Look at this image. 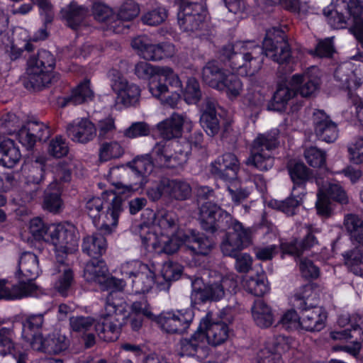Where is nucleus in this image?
I'll return each instance as SVG.
<instances>
[{"label": "nucleus", "mask_w": 363, "mask_h": 363, "mask_svg": "<svg viewBox=\"0 0 363 363\" xmlns=\"http://www.w3.org/2000/svg\"><path fill=\"white\" fill-rule=\"evenodd\" d=\"M167 82L170 88H179L181 80L177 74L169 67H159L157 72L148 83V89L152 96L160 99L164 95L169 92V87L164 82Z\"/></svg>", "instance_id": "nucleus-19"}, {"label": "nucleus", "mask_w": 363, "mask_h": 363, "mask_svg": "<svg viewBox=\"0 0 363 363\" xmlns=\"http://www.w3.org/2000/svg\"><path fill=\"white\" fill-rule=\"evenodd\" d=\"M251 243L252 230L240 222L233 223V231H228L221 242L223 254L235 258V269L240 273L248 272L252 268V257L247 253L238 254Z\"/></svg>", "instance_id": "nucleus-6"}, {"label": "nucleus", "mask_w": 363, "mask_h": 363, "mask_svg": "<svg viewBox=\"0 0 363 363\" xmlns=\"http://www.w3.org/2000/svg\"><path fill=\"white\" fill-rule=\"evenodd\" d=\"M279 135L277 129L258 134L252 143L250 155L246 164L261 171L272 168L274 165L272 151L279 146Z\"/></svg>", "instance_id": "nucleus-9"}, {"label": "nucleus", "mask_w": 363, "mask_h": 363, "mask_svg": "<svg viewBox=\"0 0 363 363\" xmlns=\"http://www.w3.org/2000/svg\"><path fill=\"white\" fill-rule=\"evenodd\" d=\"M54 180L48 185L44 197L43 207L52 213L59 212L63 207L61 199L62 183L71 179L70 168L65 164L59 163L53 168Z\"/></svg>", "instance_id": "nucleus-14"}, {"label": "nucleus", "mask_w": 363, "mask_h": 363, "mask_svg": "<svg viewBox=\"0 0 363 363\" xmlns=\"http://www.w3.org/2000/svg\"><path fill=\"white\" fill-rule=\"evenodd\" d=\"M179 350L181 355L196 356L199 358L205 357L207 354V347L201 328L198 327L190 337L182 339L179 342Z\"/></svg>", "instance_id": "nucleus-29"}, {"label": "nucleus", "mask_w": 363, "mask_h": 363, "mask_svg": "<svg viewBox=\"0 0 363 363\" xmlns=\"http://www.w3.org/2000/svg\"><path fill=\"white\" fill-rule=\"evenodd\" d=\"M86 211L96 228L104 234H111L115 230L123 211L122 199L115 191H106L101 197L89 199Z\"/></svg>", "instance_id": "nucleus-4"}, {"label": "nucleus", "mask_w": 363, "mask_h": 363, "mask_svg": "<svg viewBox=\"0 0 363 363\" xmlns=\"http://www.w3.org/2000/svg\"><path fill=\"white\" fill-rule=\"evenodd\" d=\"M49 225L45 224L40 218L31 219L28 224L30 233L35 240H43L46 242V236L48 235Z\"/></svg>", "instance_id": "nucleus-60"}, {"label": "nucleus", "mask_w": 363, "mask_h": 363, "mask_svg": "<svg viewBox=\"0 0 363 363\" xmlns=\"http://www.w3.org/2000/svg\"><path fill=\"white\" fill-rule=\"evenodd\" d=\"M108 274V268L105 262L101 259H94L85 266L84 277L89 282H93L99 286L106 280Z\"/></svg>", "instance_id": "nucleus-39"}, {"label": "nucleus", "mask_w": 363, "mask_h": 363, "mask_svg": "<svg viewBox=\"0 0 363 363\" xmlns=\"http://www.w3.org/2000/svg\"><path fill=\"white\" fill-rule=\"evenodd\" d=\"M316 69L311 68L303 74H296L291 77L289 84L296 88L298 93L303 97L312 96L318 89L320 80L315 73Z\"/></svg>", "instance_id": "nucleus-24"}, {"label": "nucleus", "mask_w": 363, "mask_h": 363, "mask_svg": "<svg viewBox=\"0 0 363 363\" xmlns=\"http://www.w3.org/2000/svg\"><path fill=\"white\" fill-rule=\"evenodd\" d=\"M46 242L53 245L57 262H62L68 255L78 249V237L75 228L69 223L50 224Z\"/></svg>", "instance_id": "nucleus-10"}, {"label": "nucleus", "mask_w": 363, "mask_h": 363, "mask_svg": "<svg viewBox=\"0 0 363 363\" xmlns=\"http://www.w3.org/2000/svg\"><path fill=\"white\" fill-rule=\"evenodd\" d=\"M55 66V60L48 50H40L36 57L28 61L26 72L25 86L27 89H41L46 87L55 79L52 72Z\"/></svg>", "instance_id": "nucleus-8"}, {"label": "nucleus", "mask_w": 363, "mask_h": 363, "mask_svg": "<svg viewBox=\"0 0 363 363\" xmlns=\"http://www.w3.org/2000/svg\"><path fill=\"white\" fill-rule=\"evenodd\" d=\"M144 220L140 236L145 247L158 254L172 255L184 245L193 254L207 255L214 246L213 242L201 233L186 234L178 228L175 213L160 210L155 213L146 209L142 214Z\"/></svg>", "instance_id": "nucleus-1"}, {"label": "nucleus", "mask_w": 363, "mask_h": 363, "mask_svg": "<svg viewBox=\"0 0 363 363\" xmlns=\"http://www.w3.org/2000/svg\"><path fill=\"white\" fill-rule=\"evenodd\" d=\"M291 179L294 183L293 188L296 191H304L305 184L311 178V172L302 162H291L288 166Z\"/></svg>", "instance_id": "nucleus-48"}, {"label": "nucleus", "mask_w": 363, "mask_h": 363, "mask_svg": "<svg viewBox=\"0 0 363 363\" xmlns=\"http://www.w3.org/2000/svg\"><path fill=\"white\" fill-rule=\"evenodd\" d=\"M69 325L73 331L85 333L96 324L94 319L90 316H73L69 318Z\"/></svg>", "instance_id": "nucleus-59"}, {"label": "nucleus", "mask_w": 363, "mask_h": 363, "mask_svg": "<svg viewBox=\"0 0 363 363\" xmlns=\"http://www.w3.org/2000/svg\"><path fill=\"white\" fill-rule=\"evenodd\" d=\"M296 88L289 84H279L275 91L269 109L283 111L286 109L288 102L296 95Z\"/></svg>", "instance_id": "nucleus-40"}, {"label": "nucleus", "mask_w": 363, "mask_h": 363, "mask_svg": "<svg viewBox=\"0 0 363 363\" xmlns=\"http://www.w3.org/2000/svg\"><path fill=\"white\" fill-rule=\"evenodd\" d=\"M111 86L116 94V102L125 106L135 105L139 100L140 89L136 84L129 82L121 73L117 70L109 72Z\"/></svg>", "instance_id": "nucleus-17"}, {"label": "nucleus", "mask_w": 363, "mask_h": 363, "mask_svg": "<svg viewBox=\"0 0 363 363\" xmlns=\"http://www.w3.org/2000/svg\"><path fill=\"white\" fill-rule=\"evenodd\" d=\"M178 9V23L183 31L193 33L205 26L207 11L203 1H179Z\"/></svg>", "instance_id": "nucleus-13"}, {"label": "nucleus", "mask_w": 363, "mask_h": 363, "mask_svg": "<svg viewBox=\"0 0 363 363\" xmlns=\"http://www.w3.org/2000/svg\"><path fill=\"white\" fill-rule=\"evenodd\" d=\"M161 328L168 333H179L172 311L162 313L156 319Z\"/></svg>", "instance_id": "nucleus-61"}, {"label": "nucleus", "mask_w": 363, "mask_h": 363, "mask_svg": "<svg viewBox=\"0 0 363 363\" xmlns=\"http://www.w3.org/2000/svg\"><path fill=\"white\" fill-rule=\"evenodd\" d=\"M121 273L131 279L133 291L135 294L149 292L155 283L153 269L138 260H132L123 264Z\"/></svg>", "instance_id": "nucleus-11"}, {"label": "nucleus", "mask_w": 363, "mask_h": 363, "mask_svg": "<svg viewBox=\"0 0 363 363\" xmlns=\"http://www.w3.org/2000/svg\"><path fill=\"white\" fill-rule=\"evenodd\" d=\"M106 249V240L100 233H94L84 238L82 250L89 256L97 258L105 252Z\"/></svg>", "instance_id": "nucleus-43"}, {"label": "nucleus", "mask_w": 363, "mask_h": 363, "mask_svg": "<svg viewBox=\"0 0 363 363\" xmlns=\"http://www.w3.org/2000/svg\"><path fill=\"white\" fill-rule=\"evenodd\" d=\"M123 152L124 150L118 142H104L101 143L99 147V159L101 161L106 162L119 158Z\"/></svg>", "instance_id": "nucleus-52"}, {"label": "nucleus", "mask_w": 363, "mask_h": 363, "mask_svg": "<svg viewBox=\"0 0 363 363\" xmlns=\"http://www.w3.org/2000/svg\"><path fill=\"white\" fill-rule=\"evenodd\" d=\"M167 13L164 8L158 7L146 12L142 16L143 23L149 26H157L162 23L167 18Z\"/></svg>", "instance_id": "nucleus-63"}, {"label": "nucleus", "mask_w": 363, "mask_h": 363, "mask_svg": "<svg viewBox=\"0 0 363 363\" xmlns=\"http://www.w3.org/2000/svg\"><path fill=\"white\" fill-rule=\"evenodd\" d=\"M239 55H235L234 69L240 74L254 76L261 69L264 57L279 65L287 63L291 57L284 33L277 28L267 31L262 46L254 41L237 43Z\"/></svg>", "instance_id": "nucleus-2"}, {"label": "nucleus", "mask_w": 363, "mask_h": 363, "mask_svg": "<svg viewBox=\"0 0 363 363\" xmlns=\"http://www.w3.org/2000/svg\"><path fill=\"white\" fill-rule=\"evenodd\" d=\"M200 122L208 135H216L220 129V123L216 115V106L213 102L208 101L202 113Z\"/></svg>", "instance_id": "nucleus-45"}, {"label": "nucleus", "mask_w": 363, "mask_h": 363, "mask_svg": "<svg viewBox=\"0 0 363 363\" xmlns=\"http://www.w3.org/2000/svg\"><path fill=\"white\" fill-rule=\"evenodd\" d=\"M352 329L335 330L330 332V337L335 340H348L351 338L357 339V336H362L363 331L359 324L352 325Z\"/></svg>", "instance_id": "nucleus-62"}, {"label": "nucleus", "mask_w": 363, "mask_h": 363, "mask_svg": "<svg viewBox=\"0 0 363 363\" xmlns=\"http://www.w3.org/2000/svg\"><path fill=\"white\" fill-rule=\"evenodd\" d=\"M67 132L72 140L77 143H87L96 135L94 125L87 118L74 120L67 125Z\"/></svg>", "instance_id": "nucleus-28"}, {"label": "nucleus", "mask_w": 363, "mask_h": 363, "mask_svg": "<svg viewBox=\"0 0 363 363\" xmlns=\"http://www.w3.org/2000/svg\"><path fill=\"white\" fill-rule=\"evenodd\" d=\"M344 225L351 239L363 245V221L354 214L345 216Z\"/></svg>", "instance_id": "nucleus-51"}, {"label": "nucleus", "mask_w": 363, "mask_h": 363, "mask_svg": "<svg viewBox=\"0 0 363 363\" xmlns=\"http://www.w3.org/2000/svg\"><path fill=\"white\" fill-rule=\"evenodd\" d=\"M128 174V169L123 166L114 167L110 169L108 174V180L118 191V194L138 190V182L128 185L124 184V178Z\"/></svg>", "instance_id": "nucleus-41"}, {"label": "nucleus", "mask_w": 363, "mask_h": 363, "mask_svg": "<svg viewBox=\"0 0 363 363\" xmlns=\"http://www.w3.org/2000/svg\"><path fill=\"white\" fill-rule=\"evenodd\" d=\"M164 190L167 193V198L176 200H185L191 195L190 185L182 180L164 179Z\"/></svg>", "instance_id": "nucleus-47"}, {"label": "nucleus", "mask_w": 363, "mask_h": 363, "mask_svg": "<svg viewBox=\"0 0 363 363\" xmlns=\"http://www.w3.org/2000/svg\"><path fill=\"white\" fill-rule=\"evenodd\" d=\"M244 289L256 296H261L269 291L264 274H257L255 277L246 276L242 280Z\"/></svg>", "instance_id": "nucleus-49"}, {"label": "nucleus", "mask_w": 363, "mask_h": 363, "mask_svg": "<svg viewBox=\"0 0 363 363\" xmlns=\"http://www.w3.org/2000/svg\"><path fill=\"white\" fill-rule=\"evenodd\" d=\"M41 273L39 264V259L37 255L30 252H25L21 254L18 262V274L23 277L20 278L19 283H23L26 289H28V285L34 284L33 280L35 279Z\"/></svg>", "instance_id": "nucleus-26"}, {"label": "nucleus", "mask_w": 363, "mask_h": 363, "mask_svg": "<svg viewBox=\"0 0 363 363\" xmlns=\"http://www.w3.org/2000/svg\"><path fill=\"white\" fill-rule=\"evenodd\" d=\"M155 161L160 167L175 168L187 160L188 151L178 141L160 142L152 150Z\"/></svg>", "instance_id": "nucleus-16"}, {"label": "nucleus", "mask_w": 363, "mask_h": 363, "mask_svg": "<svg viewBox=\"0 0 363 363\" xmlns=\"http://www.w3.org/2000/svg\"><path fill=\"white\" fill-rule=\"evenodd\" d=\"M228 71L223 69L215 61L208 62L203 68L202 79L208 86L217 89Z\"/></svg>", "instance_id": "nucleus-44"}, {"label": "nucleus", "mask_w": 363, "mask_h": 363, "mask_svg": "<svg viewBox=\"0 0 363 363\" xmlns=\"http://www.w3.org/2000/svg\"><path fill=\"white\" fill-rule=\"evenodd\" d=\"M315 133L317 137L326 142L333 143L338 136L337 125L321 110H316L313 116Z\"/></svg>", "instance_id": "nucleus-25"}, {"label": "nucleus", "mask_w": 363, "mask_h": 363, "mask_svg": "<svg viewBox=\"0 0 363 363\" xmlns=\"http://www.w3.org/2000/svg\"><path fill=\"white\" fill-rule=\"evenodd\" d=\"M317 289L313 285L300 288L294 295L296 307L302 310L301 330L309 332H318L325 327L328 318L326 311L322 307H312L311 301L318 298Z\"/></svg>", "instance_id": "nucleus-7"}, {"label": "nucleus", "mask_w": 363, "mask_h": 363, "mask_svg": "<svg viewBox=\"0 0 363 363\" xmlns=\"http://www.w3.org/2000/svg\"><path fill=\"white\" fill-rule=\"evenodd\" d=\"M44 179V168L43 164H37L33 165L29 170L27 176V182L35 185L33 189L30 190L29 194L25 198V201L33 200L38 191V184H39Z\"/></svg>", "instance_id": "nucleus-54"}, {"label": "nucleus", "mask_w": 363, "mask_h": 363, "mask_svg": "<svg viewBox=\"0 0 363 363\" xmlns=\"http://www.w3.org/2000/svg\"><path fill=\"white\" fill-rule=\"evenodd\" d=\"M61 13L67 25L72 29L77 30L86 25L88 10L76 2H71L67 7L62 9Z\"/></svg>", "instance_id": "nucleus-34"}, {"label": "nucleus", "mask_w": 363, "mask_h": 363, "mask_svg": "<svg viewBox=\"0 0 363 363\" xmlns=\"http://www.w3.org/2000/svg\"><path fill=\"white\" fill-rule=\"evenodd\" d=\"M140 9L138 4L135 1H125L120 7L116 19L121 21V27L125 29L123 21H130L137 17L140 13Z\"/></svg>", "instance_id": "nucleus-55"}, {"label": "nucleus", "mask_w": 363, "mask_h": 363, "mask_svg": "<svg viewBox=\"0 0 363 363\" xmlns=\"http://www.w3.org/2000/svg\"><path fill=\"white\" fill-rule=\"evenodd\" d=\"M152 169V162L148 155L138 157L133 160V173L138 178V189L146 184L145 174H150Z\"/></svg>", "instance_id": "nucleus-50"}, {"label": "nucleus", "mask_w": 363, "mask_h": 363, "mask_svg": "<svg viewBox=\"0 0 363 363\" xmlns=\"http://www.w3.org/2000/svg\"><path fill=\"white\" fill-rule=\"evenodd\" d=\"M185 101L189 104H196L201 96L199 84L195 78H189L187 80L185 89L183 91Z\"/></svg>", "instance_id": "nucleus-58"}, {"label": "nucleus", "mask_w": 363, "mask_h": 363, "mask_svg": "<svg viewBox=\"0 0 363 363\" xmlns=\"http://www.w3.org/2000/svg\"><path fill=\"white\" fill-rule=\"evenodd\" d=\"M350 60L359 62L358 65H355V69L349 72L348 70L352 68V62H345L336 69L335 77L348 89V94L352 97V91L357 90L363 83V77L357 69V67L363 66V54L358 53L352 56Z\"/></svg>", "instance_id": "nucleus-20"}, {"label": "nucleus", "mask_w": 363, "mask_h": 363, "mask_svg": "<svg viewBox=\"0 0 363 363\" xmlns=\"http://www.w3.org/2000/svg\"><path fill=\"white\" fill-rule=\"evenodd\" d=\"M93 15L96 20L105 23L107 29L116 33L123 32V28L121 27V21L116 19V15L112 9L102 1H95L93 5Z\"/></svg>", "instance_id": "nucleus-31"}, {"label": "nucleus", "mask_w": 363, "mask_h": 363, "mask_svg": "<svg viewBox=\"0 0 363 363\" xmlns=\"http://www.w3.org/2000/svg\"><path fill=\"white\" fill-rule=\"evenodd\" d=\"M94 96V94L91 89L90 82L86 79L72 90L70 96L59 98L57 104L61 107H65L69 104L79 105L91 101Z\"/></svg>", "instance_id": "nucleus-30"}, {"label": "nucleus", "mask_w": 363, "mask_h": 363, "mask_svg": "<svg viewBox=\"0 0 363 363\" xmlns=\"http://www.w3.org/2000/svg\"><path fill=\"white\" fill-rule=\"evenodd\" d=\"M349 159L355 164H363V138H358L349 144Z\"/></svg>", "instance_id": "nucleus-64"}, {"label": "nucleus", "mask_w": 363, "mask_h": 363, "mask_svg": "<svg viewBox=\"0 0 363 363\" xmlns=\"http://www.w3.org/2000/svg\"><path fill=\"white\" fill-rule=\"evenodd\" d=\"M199 219L203 229L214 231L217 228L229 226V231H233V220L230 214L222 210L218 206L207 201L200 208Z\"/></svg>", "instance_id": "nucleus-18"}, {"label": "nucleus", "mask_w": 363, "mask_h": 363, "mask_svg": "<svg viewBox=\"0 0 363 363\" xmlns=\"http://www.w3.org/2000/svg\"><path fill=\"white\" fill-rule=\"evenodd\" d=\"M288 340L286 337H277L274 342V350L268 347L260 349L257 353V363H283L279 350H284L288 347Z\"/></svg>", "instance_id": "nucleus-36"}, {"label": "nucleus", "mask_w": 363, "mask_h": 363, "mask_svg": "<svg viewBox=\"0 0 363 363\" xmlns=\"http://www.w3.org/2000/svg\"><path fill=\"white\" fill-rule=\"evenodd\" d=\"M174 316L177 321L179 333L186 332L189 328L194 318V313L192 308H187L179 310H172Z\"/></svg>", "instance_id": "nucleus-57"}, {"label": "nucleus", "mask_w": 363, "mask_h": 363, "mask_svg": "<svg viewBox=\"0 0 363 363\" xmlns=\"http://www.w3.org/2000/svg\"><path fill=\"white\" fill-rule=\"evenodd\" d=\"M239 169L238 159L234 154L228 152L218 157L211 163V172L220 179L231 181L237 178Z\"/></svg>", "instance_id": "nucleus-22"}, {"label": "nucleus", "mask_w": 363, "mask_h": 363, "mask_svg": "<svg viewBox=\"0 0 363 363\" xmlns=\"http://www.w3.org/2000/svg\"><path fill=\"white\" fill-rule=\"evenodd\" d=\"M199 328H201L206 346L220 345L228 338L229 329L227 324L223 322L211 323L208 316L201 320Z\"/></svg>", "instance_id": "nucleus-21"}, {"label": "nucleus", "mask_w": 363, "mask_h": 363, "mask_svg": "<svg viewBox=\"0 0 363 363\" xmlns=\"http://www.w3.org/2000/svg\"><path fill=\"white\" fill-rule=\"evenodd\" d=\"M41 347L39 349H33L35 351L60 353L65 350L69 345V341L65 335L60 332H54L49 335L48 337L43 336L40 339Z\"/></svg>", "instance_id": "nucleus-35"}, {"label": "nucleus", "mask_w": 363, "mask_h": 363, "mask_svg": "<svg viewBox=\"0 0 363 363\" xmlns=\"http://www.w3.org/2000/svg\"><path fill=\"white\" fill-rule=\"evenodd\" d=\"M201 283L202 279L199 278L192 281L191 299L195 303L220 300L224 296L225 291L232 292L237 287V282L233 275L209 283L203 289L201 288Z\"/></svg>", "instance_id": "nucleus-12"}, {"label": "nucleus", "mask_w": 363, "mask_h": 363, "mask_svg": "<svg viewBox=\"0 0 363 363\" xmlns=\"http://www.w3.org/2000/svg\"><path fill=\"white\" fill-rule=\"evenodd\" d=\"M44 322L43 314L28 315L23 322L22 340L24 351L21 352L18 346H14L12 342V332L7 328L0 329V354H12L16 359L17 363H26L27 354L26 350L39 349L42 345L40 339L43 335L38 331Z\"/></svg>", "instance_id": "nucleus-3"}, {"label": "nucleus", "mask_w": 363, "mask_h": 363, "mask_svg": "<svg viewBox=\"0 0 363 363\" xmlns=\"http://www.w3.org/2000/svg\"><path fill=\"white\" fill-rule=\"evenodd\" d=\"M132 48L137 50L138 55L146 60H160V44H153L146 35L138 36L131 42Z\"/></svg>", "instance_id": "nucleus-32"}, {"label": "nucleus", "mask_w": 363, "mask_h": 363, "mask_svg": "<svg viewBox=\"0 0 363 363\" xmlns=\"http://www.w3.org/2000/svg\"><path fill=\"white\" fill-rule=\"evenodd\" d=\"M217 90L225 93L228 99L233 101L242 94L243 84L237 75L228 72Z\"/></svg>", "instance_id": "nucleus-42"}, {"label": "nucleus", "mask_w": 363, "mask_h": 363, "mask_svg": "<svg viewBox=\"0 0 363 363\" xmlns=\"http://www.w3.org/2000/svg\"><path fill=\"white\" fill-rule=\"evenodd\" d=\"M323 13L335 28L351 25V32L363 47V1H332Z\"/></svg>", "instance_id": "nucleus-5"}, {"label": "nucleus", "mask_w": 363, "mask_h": 363, "mask_svg": "<svg viewBox=\"0 0 363 363\" xmlns=\"http://www.w3.org/2000/svg\"><path fill=\"white\" fill-rule=\"evenodd\" d=\"M318 232H320L318 228H314L311 226L308 228V233L303 242L299 243L296 241L290 244L286 250L287 252L295 256H299L303 250L311 248L314 246L318 242L315 237L313 235V233Z\"/></svg>", "instance_id": "nucleus-53"}, {"label": "nucleus", "mask_w": 363, "mask_h": 363, "mask_svg": "<svg viewBox=\"0 0 363 363\" xmlns=\"http://www.w3.org/2000/svg\"><path fill=\"white\" fill-rule=\"evenodd\" d=\"M183 127L190 130L191 121L185 115L177 113H174L169 118L157 124L161 135L165 139L179 137Z\"/></svg>", "instance_id": "nucleus-27"}, {"label": "nucleus", "mask_w": 363, "mask_h": 363, "mask_svg": "<svg viewBox=\"0 0 363 363\" xmlns=\"http://www.w3.org/2000/svg\"><path fill=\"white\" fill-rule=\"evenodd\" d=\"M74 282L72 269L63 261L58 262L51 273V286L62 296H67Z\"/></svg>", "instance_id": "nucleus-23"}, {"label": "nucleus", "mask_w": 363, "mask_h": 363, "mask_svg": "<svg viewBox=\"0 0 363 363\" xmlns=\"http://www.w3.org/2000/svg\"><path fill=\"white\" fill-rule=\"evenodd\" d=\"M117 305L111 302L110 298H107L104 311L101 315L99 320L95 325V330L99 337L104 341H115L120 335L121 319L122 315L118 313Z\"/></svg>", "instance_id": "nucleus-15"}, {"label": "nucleus", "mask_w": 363, "mask_h": 363, "mask_svg": "<svg viewBox=\"0 0 363 363\" xmlns=\"http://www.w3.org/2000/svg\"><path fill=\"white\" fill-rule=\"evenodd\" d=\"M252 316L255 324L263 328L270 327L274 322L272 308L261 300L256 301L252 308Z\"/></svg>", "instance_id": "nucleus-37"}, {"label": "nucleus", "mask_w": 363, "mask_h": 363, "mask_svg": "<svg viewBox=\"0 0 363 363\" xmlns=\"http://www.w3.org/2000/svg\"><path fill=\"white\" fill-rule=\"evenodd\" d=\"M21 154L15 142L6 136H0V163L11 168L21 160Z\"/></svg>", "instance_id": "nucleus-33"}, {"label": "nucleus", "mask_w": 363, "mask_h": 363, "mask_svg": "<svg viewBox=\"0 0 363 363\" xmlns=\"http://www.w3.org/2000/svg\"><path fill=\"white\" fill-rule=\"evenodd\" d=\"M304 191H296L293 188L291 196L284 201H271L269 204L272 207L281 211L288 216L294 214L296 208L301 204Z\"/></svg>", "instance_id": "nucleus-46"}, {"label": "nucleus", "mask_w": 363, "mask_h": 363, "mask_svg": "<svg viewBox=\"0 0 363 363\" xmlns=\"http://www.w3.org/2000/svg\"><path fill=\"white\" fill-rule=\"evenodd\" d=\"M26 285L23 283H19L10 287L6 285L5 281H0V298L7 299L21 298L27 296L34 295L37 290V286L30 284L28 285V289H26Z\"/></svg>", "instance_id": "nucleus-38"}, {"label": "nucleus", "mask_w": 363, "mask_h": 363, "mask_svg": "<svg viewBox=\"0 0 363 363\" xmlns=\"http://www.w3.org/2000/svg\"><path fill=\"white\" fill-rule=\"evenodd\" d=\"M345 264L353 274L363 277V250L354 249L347 253Z\"/></svg>", "instance_id": "nucleus-56"}]
</instances>
